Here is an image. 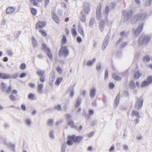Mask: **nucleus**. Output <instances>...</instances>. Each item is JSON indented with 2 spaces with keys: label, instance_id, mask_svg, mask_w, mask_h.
Segmentation results:
<instances>
[{
  "label": "nucleus",
  "instance_id": "20e7f679",
  "mask_svg": "<svg viewBox=\"0 0 152 152\" xmlns=\"http://www.w3.org/2000/svg\"><path fill=\"white\" fill-rule=\"evenodd\" d=\"M82 8L83 12L86 14H89L90 11V8L89 4L87 3H84L83 5Z\"/></svg>",
  "mask_w": 152,
  "mask_h": 152
},
{
  "label": "nucleus",
  "instance_id": "4d7b16f0",
  "mask_svg": "<svg viewBox=\"0 0 152 152\" xmlns=\"http://www.w3.org/2000/svg\"><path fill=\"white\" fill-rule=\"evenodd\" d=\"M115 2H111L110 4V9H113L115 7Z\"/></svg>",
  "mask_w": 152,
  "mask_h": 152
},
{
  "label": "nucleus",
  "instance_id": "9d476101",
  "mask_svg": "<svg viewBox=\"0 0 152 152\" xmlns=\"http://www.w3.org/2000/svg\"><path fill=\"white\" fill-rule=\"evenodd\" d=\"M37 92L39 94H42L43 92V88L44 87L43 83H41L39 81H38L37 83Z\"/></svg>",
  "mask_w": 152,
  "mask_h": 152
},
{
  "label": "nucleus",
  "instance_id": "0eeeda50",
  "mask_svg": "<svg viewBox=\"0 0 152 152\" xmlns=\"http://www.w3.org/2000/svg\"><path fill=\"white\" fill-rule=\"evenodd\" d=\"M73 139V142L77 143H79L83 139L82 136H76L75 135H72Z\"/></svg>",
  "mask_w": 152,
  "mask_h": 152
},
{
  "label": "nucleus",
  "instance_id": "4be33fe9",
  "mask_svg": "<svg viewBox=\"0 0 152 152\" xmlns=\"http://www.w3.org/2000/svg\"><path fill=\"white\" fill-rule=\"evenodd\" d=\"M10 75L4 73H0V78L4 79H8L10 78Z\"/></svg>",
  "mask_w": 152,
  "mask_h": 152
},
{
  "label": "nucleus",
  "instance_id": "ea45409f",
  "mask_svg": "<svg viewBox=\"0 0 152 152\" xmlns=\"http://www.w3.org/2000/svg\"><path fill=\"white\" fill-rule=\"evenodd\" d=\"M66 37L64 35H63L62 36L61 43L63 45H64L66 43Z\"/></svg>",
  "mask_w": 152,
  "mask_h": 152
},
{
  "label": "nucleus",
  "instance_id": "7c9ffc66",
  "mask_svg": "<svg viewBox=\"0 0 152 152\" xmlns=\"http://www.w3.org/2000/svg\"><path fill=\"white\" fill-rule=\"evenodd\" d=\"M54 124V121L52 119H49L47 121V125L50 126H53Z\"/></svg>",
  "mask_w": 152,
  "mask_h": 152
},
{
  "label": "nucleus",
  "instance_id": "6e6d98bb",
  "mask_svg": "<svg viewBox=\"0 0 152 152\" xmlns=\"http://www.w3.org/2000/svg\"><path fill=\"white\" fill-rule=\"evenodd\" d=\"M34 95L32 93L30 94L28 96V98L29 99L33 100L34 99Z\"/></svg>",
  "mask_w": 152,
  "mask_h": 152
},
{
  "label": "nucleus",
  "instance_id": "e433bc0d",
  "mask_svg": "<svg viewBox=\"0 0 152 152\" xmlns=\"http://www.w3.org/2000/svg\"><path fill=\"white\" fill-rule=\"evenodd\" d=\"M26 124V125L30 126L32 123V121L29 118H27L26 119L25 121Z\"/></svg>",
  "mask_w": 152,
  "mask_h": 152
},
{
  "label": "nucleus",
  "instance_id": "338daca9",
  "mask_svg": "<svg viewBox=\"0 0 152 152\" xmlns=\"http://www.w3.org/2000/svg\"><path fill=\"white\" fill-rule=\"evenodd\" d=\"M45 1V5L44 6L45 7H46L48 4L49 3L50 0H44Z\"/></svg>",
  "mask_w": 152,
  "mask_h": 152
},
{
  "label": "nucleus",
  "instance_id": "052dcab7",
  "mask_svg": "<svg viewBox=\"0 0 152 152\" xmlns=\"http://www.w3.org/2000/svg\"><path fill=\"white\" fill-rule=\"evenodd\" d=\"M54 108L58 110H60L61 109V106L60 105H58L54 107Z\"/></svg>",
  "mask_w": 152,
  "mask_h": 152
},
{
  "label": "nucleus",
  "instance_id": "c85d7f7f",
  "mask_svg": "<svg viewBox=\"0 0 152 152\" xmlns=\"http://www.w3.org/2000/svg\"><path fill=\"white\" fill-rule=\"evenodd\" d=\"M112 77L115 80L119 81L121 79V77L117 75L115 73H114L112 74Z\"/></svg>",
  "mask_w": 152,
  "mask_h": 152
},
{
  "label": "nucleus",
  "instance_id": "6ab92c4d",
  "mask_svg": "<svg viewBox=\"0 0 152 152\" xmlns=\"http://www.w3.org/2000/svg\"><path fill=\"white\" fill-rule=\"evenodd\" d=\"M96 88H92L90 90V96L91 98H93L96 95Z\"/></svg>",
  "mask_w": 152,
  "mask_h": 152
},
{
  "label": "nucleus",
  "instance_id": "603ef678",
  "mask_svg": "<svg viewBox=\"0 0 152 152\" xmlns=\"http://www.w3.org/2000/svg\"><path fill=\"white\" fill-rule=\"evenodd\" d=\"M152 0H146L145 5L147 6H149L151 4Z\"/></svg>",
  "mask_w": 152,
  "mask_h": 152
},
{
  "label": "nucleus",
  "instance_id": "79ce46f5",
  "mask_svg": "<svg viewBox=\"0 0 152 152\" xmlns=\"http://www.w3.org/2000/svg\"><path fill=\"white\" fill-rule=\"evenodd\" d=\"M110 9V8H109V7L108 6H107L105 7V10H104V13L106 14V16L107 15Z\"/></svg>",
  "mask_w": 152,
  "mask_h": 152
},
{
  "label": "nucleus",
  "instance_id": "c756f323",
  "mask_svg": "<svg viewBox=\"0 0 152 152\" xmlns=\"http://www.w3.org/2000/svg\"><path fill=\"white\" fill-rule=\"evenodd\" d=\"M1 90L4 92H6L7 86L4 83L2 82L1 84Z\"/></svg>",
  "mask_w": 152,
  "mask_h": 152
},
{
  "label": "nucleus",
  "instance_id": "f704fd0d",
  "mask_svg": "<svg viewBox=\"0 0 152 152\" xmlns=\"http://www.w3.org/2000/svg\"><path fill=\"white\" fill-rule=\"evenodd\" d=\"M149 83L146 80L144 81L141 83L140 85V86L142 87H143L145 86H147L149 85Z\"/></svg>",
  "mask_w": 152,
  "mask_h": 152
},
{
  "label": "nucleus",
  "instance_id": "9b49d317",
  "mask_svg": "<svg viewBox=\"0 0 152 152\" xmlns=\"http://www.w3.org/2000/svg\"><path fill=\"white\" fill-rule=\"evenodd\" d=\"M109 39V36L108 35H107L103 42V43L102 46V50H104L106 49V47L107 46Z\"/></svg>",
  "mask_w": 152,
  "mask_h": 152
},
{
  "label": "nucleus",
  "instance_id": "f03ea898",
  "mask_svg": "<svg viewBox=\"0 0 152 152\" xmlns=\"http://www.w3.org/2000/svg\"><path fill=\"white\" fill-rule=\"evenodd\" d=\"M69 53V51L68 50L65 46H63L61 48L60 51L59 53V55L60 56H67Z\"/></svg>",
  "mask_w": 152,
  "mask_h": 152
},
{
  "label": "nucleus",
  "instance_id": "37998d69",
  "mask_svg": "<svg viewBox=\"0 0 152 152\" xmlns=\"http://www.w3.org/2000/svg\"><path fill=\"white\" fill-rule=\"evenodd\" d=\"M140 76V74L138 71L136 72L134 75V78L136 79H138Z\"/></svg>",
  "mask_w": 152,
  "mask_h": 152
},
{
  "label": "nucleus",
  "instance_id": "2f4dec72",
  "mask_svg": "<svg viewBox=\"0 0 152 152\" xmlns=\"http://www.w3.org/2000/svg\"><path fill=\"white\" fill-rule=\"evenodd\" d=\"M80 20L83 22L86 21V16L84 15L82 11L81 12V16L80 17Z\"/></svg>",
  "mask_w": 152,
  "mask_h": 152
},
{
  "label": "nucleus",
  "instance_id": "3c124183",
  "mask_svg": "<svg viewBox=\"0 0 152 152\" xmlns=\"http://www.w3.org/2000/svg\"><path fill=\"white\" fill-rule=\"evenodd\" d=\"M146 80L147 81L149 84H150L152 83V76H150L148 77L147 78Z\"/></svg>",
  "mask_w": 152,
  "mask_h": 152
},
{
  "label": "nucleus",
  "instance_id": "774afa93",
  "mask_svg": "<svg viewBox=\"0 0 152 152\" xmlns=\"http://www.w3.org/2000/svg\"><path fill=\"white\" fill-rule=\"evenodd\" d=\"M66 119L68 121L70 120V119L71 118V116L68 114H67L66 115Z\"/></svg>",
  "mask_w": 152,
  "mask_h": 152
},
{
  "label": "nucleus",
  "instance_id": "0e129e2a",
  "mask_svg": "<svg viewBox=\"0 0 152 152\" xmlns=\"http://www.w3.org/2000/svg\"><path fill=\"white\" fill-rule=\"evenodd\" d=\"M56 70L58 72L59 74H60L62 73V70L59 67H57L56 69Z\"/></svg>",
  "mask_w": 152,
  "mask_h": 152
},
{
  "label": "nucleus",
  "instance_id": "13d9d810",
  "mask_svg": "<svg viewBox=\"0 0 152 152\" xmlns=\"http://www.w3.org/2000/svg\"><path fill=\"white\" fill-rule=\"evenodd\" d=\"M12 90V87L11 86H9L7 88V90L6 89V93L7 94H10Z\"/></svg>",
  "mask_w": 152,
  "mask_h": 152
},
{
  "label": "nucleus",
  "instance_id": "c9c22d12",
  "mask_svg": "<svg viewBox=\"0 0 152 152\" xmlns=\"http://www.w3.org/2000/svg\"><path fill=\"white\" fill-rule=\"evenodd\" d=\"M54 131L53 130H51L49 132V135L50 138L52 139H54L55 136L54 135Z\"/></svg>",
  "mask_w": 152,
  "mask_h": 152
},
{
  "label": "nucleus",
  "instance_id": "a19ab883",
  "mask_svg": "<svg viewBox=\"0 0 152 152\" xmlns=\"http://www.w3.org/2000/svg\"><path fill=\"white\" fill-rule=\"evenodd\" d=\"M55 73L54 72H52L51 74V75L50 76V80L54 81L55 79Z\"/></svg>",
  "mask_w": 152,
  "mask_h": 152
},
{
  "label": "nucleus",
  "instance_id": "bb28decb",
  "mask_svg": "<svg viewBox=\"0 0 152 152\" xmlns=\"http://www.w3.org/2000/svg\"><path fill=\"white\" fill-rule=\"evenodd\" d=\"M63 78L62 77H60L58 78L55 83V84L57 86H59Z\"/></svg>",
  "mask_w": 152,
  "mask_h": 152
},
{
  "label": "nucleus",
  "instance_id": "f8f14e48",
  "mask_svg": "<svg viewBox=\"0 0 152 152\" xmlns=\"http://www.w3.org/2000/svg\"><path fill=\"white\" fill-rule=\"evenodd\" d=\"M42 48L45 51H47V54L50 58H52V56L51 53L50 52V50L48 47L45 44H42Z\"/></svg>",
  "mask_w": 152,
  "mask_h": 152
},
{
  "label": "nucleus",
  "instance_id": "09e8293b",
  "mask_svg": "<svg viewBox=\"0 0 152 152\" xmlns=\"http://www.w3.org/2000/svg\"><path fill=\"white\" fill-rule=\"evenodd\" d=\"M81 102V99H77V101L75 104V107H77L80 104Z\"/></svg>",
  "mask_w": 152,
  "mask_h": 152
},
{
  "label": "nucleus",
  "instance_id": "b1692460",
  "mask_svg": "<svg viewBox=\"0 0 152 152\" xmlns=\"http://www.w3.org/2000/svg\"><path fill=\"white\" fill-rule=\"evenodd\" d=\"M96 60V58H94L88 61L86 63V65L88 66H91L95 62Z\"/></svg>",
  "mask_w": 152,
  "mask_h": 152
},
{
  "label": "nucleus",
  "instance_id": "72a5a7b5",
  "mask_svg": "<svg viewBox=\"0 0 152 152\" xmlns=\"http://www.w3.org/2000/svg\"><path fill=\"white\" fill-rule=\"evenodd\" d=\"M128 86L129 87L132 89H134L135 87V86L134 85V82L132 81H131L129 82Z\"/></svg>",
  "mask_w": 152,
  "mask_h": 152
},
{
  "label": "nucleus",
  "instance_id": "69168bd1",
  "mask_svg": "<svg viewBox=\"0 0 152 152\" xmlns=\"http://www.w3.org/2000/svg\"><path fill=\"white\" fill-rule=\"evenodd\" d=\"M108 77V72L107 70H106L105 72V75L104 79L105 80H106Z\"/></svg>",
  "mask_w": 152,
  "mask_h": 152
},
{
  "label": "nucleus",
  "instance_id": "5701e85b",
  "mask_svg": "<svg viewBox=\"0 0 152 152\" xmlns=\"http://www.w3.org/2000/svg\"><path fill=\"white\" fill-rule=\"evenodd\" d=\"M78 31L82 36H84V30L82 26L79 24L78 26Z\"/></svg>",
  "mask_w": 152,
  "mask_h": 152
},
{
  "label": "nucleus",
  "instance_id": "a18cd8bd",
  "mask_svg": "<svg viewBox=\"0 0 152 152\" xmlns=\"http://www.w3.org/2000/svg\"><path fill=\"white\" fill-rule=\"evenodd\" d=\"M71 33L74 37H75L77 35V33L76 30L75 28H72L71 31Z\"/></svg>",
  "mask_w": 152,
  "mask_h": 152
},
{
  "label": "nucleus",
  "instance_id": "2eb2a0df",
  "mask_svg": "<svg viewBox=\"0 0 152 152\" xmlns=\"http://www.w3.org/2000/svg\"><path fill=\"white\" fill-rule=\"evenodd\" d=\"M104 20L102 19L99 22V30L103 32L104 31Z\"/></svg>",
  "mask_w": 152,
  "mask_h": 152
},
{
  "label": "nucleus",
  "instance_id": "dca6fc26",
  "mask_svg": "<svg viewBox=\"0 0 152 152\" xmlns=\"http://www.w3.org/2000/svg\"><path fill=\"white\" fill-rule=\"evenodd\" d=\"M15 11V8L13 7H8L6 10V13L8 14H11Z\"/></svg>",
  "mask_w": 152,
  "mask_h": 152
},
{
  "label": "nucleus",
  "instance_id": "6e6552de",
  "mask_svg": "<svg viewBox=\"0 0 152 152\" xmlns=\"http://www.w3.org/2000/svg\"><path fill=\"white\" fill-rule=\"evenodd\" d=\"M101 5H99L96 8V18L97 19L99 20L102 18V15L101 12Z\"/></svg>",
  "mask_w": 152,
  "mask_h": 152
},
{
  "label": "nucleus",
  "instance_id": "a211bd4d",
  "mask_svg": "<svg viewBox=\"0 0 152 152\" xmlns=\"http://www.w3.org/2000/svg\"><path fill=\"white\" fill-rule=\"evenodd\" d=\"M5 144L12 151H15V146L14 144L10 142L8 143H7V142H5Z\"/></svg>",
  "mask_w": 152,
  "mask_h": 152
},
{
  "label": "nucleus",
  "instance_id": "473e14b6",
  "mask_svg": "<svg viewBox=\"0 0 152 152\" xmlns=\"http://www.w3.org/2000/svg\"><path fill=\"white\" fill-rule=\"evenodd\" d=\"M95 23V19L94 18H91L89 22V26L91 27H92Z\"/></svg>",
  "mask_w": 152,
  "mask_h": 152
},
{
  "label": "nucleus",
  "instance_id": "8fccbe9b",
  "mask_svg": "<svg viewBox=\"0 0 152 152\" xmlns=\"http://www.w3.org/2000/svg\"><path fill=\"white\" fill-rule=\"evenodd\" d=\"M39 32L43 36H45L46 35V33L43 29L39 30Z\"/></svg>",
  "mask_w": 152,
  "mask_h": 152
},
{
  "label": "nucleus",
  "instance_id": "ddd939ff",
  "mask_svg": "<svg viewBox=\"0 0 152 152\" xmlns=\"http://www.w3.org/2000/svg\"><path fill=\"white\" fill-rule=\"evenodd\" d=\"M61 8L59 9L58 11V13L61 15L63 13V11L66 10V5L65 3H61Z\"/></svg>",
  "mask_w": 152,
  "mask_h": 152
},
{
  "label": "nucleus",
  "instance_id": "7ed1b4c3",
  "mask_svg": "<svg viewBox=\"0 0 152 152\" xmlns=\"http://www.w3.org/2000/svg\"><path fill=\"white\" fill-rule=\"evenodd\" d=\"M143 102V99L140 97L137 99V102L135 104V107L137 109H138L142 107Z\"/></svg>",
  "mask_w": 152,
  "mask_h": 152
},
{
  "label": "nucleus",
  "instance_id": "412c9836",
  "mask_svg": "<svg viewBox=\"0 0 152 152\" xmlns=\"http://www.w3.org/2000/svg\"><path fill=\"white\" fill-rule=\"evenodd\" d=\"M138 17H140V16H138L137 15H134L132 18L131 23L132 24H134L137 22V20L139 18Z\"/></svg>",
  "mask_w": 152,
  "mask_h": 152
},
{
  "label": "nucleus",
  "instance_id": "4468645a",
  "mask_svg": "<svg viewBox=\"0 0 152 152\" xmlns=\"http://www.w3.org/2000/svg\"><path fill=\"white\" fill-rule=\"evenodd\" d=\"M51 16L52 18L56 23L57 24L59 23L60 22L59 19L54 12H53L51 13Z\"/></svg>",
  "mask_w": 152,
  "mask_h": 152
},
{
  "label": "nucleus",
  "instance_id": "393cba45",
  "mask_svg": "<svg viewBox=\"0 0 152 152\" xmlns=\"http://www.w3.org/2000/svg\"><path fill=\"white\" fill-rule=\"evenodd\" d=\"M131 115L133 117L135 116L138 118H140V117L138 112L135 110H134L132 111Z\"/></svg>",
  "mask_w": 152,
  "mask_h": 152
},
{
  "label": "nucleus",
  "instance_id": "c03bdc74",
  "mask_svg": "<svg viewBox=\"0 0 152 152\" xmlns=\"http://www.w3.org/2000/svg\"><path fill=\"white\" fill-rule=\"evenodd\" d=\"M68 124L69 125L71 126L72 127L74 128H76V126H75L74 125V122L71 120L68 121Z\"/></svg>",
  "mask_w": 152,
  "mask_h": 152
},
{
  "label": "nucleus",
  "instance_id": "1a4fd4ad",
  "mask_svg": "<svg viewBox=\"0 0 152 152\" xmlns=\"http://www.w3.org/2000/svg\"><path fill=\"white\" fill-rule=\"evenodd\" d=\"M46 25V23L44 21H39L36 24L35 28L39 29L44 28Z\"/></svg>",
  "mask_w": 152,
  "mask_h": 152
},
{
  "label": "nucleus",
  "instance_id": "e2e57ef3",
  "mask_svg": "<svg viewBox=\"0 0 152 152\" xmlns=\"http://www.w3.org/2000/svg\"><path fill=\"white\" fill-rule=\"evenodd\" d=\"M123 149L126 151H127L129 149V147H128V146L125 145V144H124V145H123Z\"/></svg>",
  "mask_w": 152,
  "mask_h": 152
},
{
  "label": "nucleus",
  "instance_id": "aec40b11",
  "mask_svg": "<svg viewBox=\"0 0 152 152\" xmlns=\"http://www.w3.org/2000/svg\"><path fill=\"white\" fill-rule=\"evenodd\" d=\"M120 97V95L119 94H118L115 98L114 105V107L115 108H116L118 106L119 102Z\"/></svg>",
  "mask_w": 152,
  "mask_h": 152
},
{
  "label": "nucleus",
  "instance_id": "a878e982",
  "mask_svg": "<svg viewBox=\"0 0 152 152\" xmlns=\"http://www.w3.org/2000/svg\"><path fill=\"white\" fill-rule=\"evenodd\" d=\"M44 73L45 71L44 70H41L40 69H38L37 72V74L40 77L43 76V75H44Z\"/></svg>",
  "mask_w": 152,
  "mask_h": 152
},
{
  "label": "nucleus",
  "instance_id": "39448f33",
  "mask_svg": "<svg viewBox=\"0 0 152 152\" xmlns=\"http://www.w3.org/2000/svg\"><path fill=\"white\" fill-rule=\"evenodd\" d=\"M150 39V37L148 35H143L140 39V42L142 44L147 43Z\"/></svg>",
  "mask_w": 152,
  "mask_h": 152
},
{
  "label": "nucleus",
  "instance_id": "de8ad7c7",
  "mask_svg": "<svg viewBox=\"0 0 152 152\" xmlns=\"http://www.w3.org/2000/svg\"><path fill=\"white\" fill-rule=\"evenodd\" d=\"M42 0H31V2L33 3L34 5H36L37 4V2H41Z\"/></svg>",
  "mask_w": 152,
  "mask_h": 152
},
{
  "label": "nucleus",
  "instance_id": "680f3d73",
  "mask_svg": "<svg viewBox=\"0 0 152 152\" xmlns=\"http://www.w3.org/2000/svg\"><path fill=\"white\" fill-rule=\"evenodd\" d=\"M40 77L39 78L40 81L39 82L41 83H43L45 81V77L44 76Z\"/></svg>",
  "mask_w": 152,
  "mask_h": 152
},
{
  "label": "nucleus",
  "instance_id": "58836bf2",
  "mask_svg": "<svg viewBox=\"0 0 152 152\" xmlns=\"http://www.w3.org/2000/svg\"><path fill=\"white\" fill-rule=\"evenodd\" d=\"M150 60V57L148 56H145L143 58V61L145 62H148Z\"/></svg>",
  "mask_w": 152,
  "mask_h": 152
},
{
  "label": "nucleus",
  "instance_id": "f3484780",
  "mask_svg": "<svg viewBox=\"0 0 152 152\" xmlns=\"http://www.w3.org/2000/svg\"><path fill=\"white\" fill-rule=\"evenodd\" d=\"M68 140L66 143L68 145H72L73 144V139L72 135H69L67 136Z\"/></svg>",
  "mask_w": 152,
  "mask_h": 152
},
{
  "label": "nucleus",
  "instance_id": "49530a36",
  "mask_svg": "<svg viewBox=\"0 0 152 152\" xmlns=\"http://www.w3.org/2000/svg\"><path fill=\"white\" fill-rule=\"evenodd\" d=\"M26 68V65L25 63H23L20 65V68L22 70H24Z\"/></svg>",
  "mask_w": 152,
  "mask_h": 152
},
{
  "label": "nucleus",
  "instance_id": "bf43d9fd",
  "mask_svg": "<svg viewBox=\"0 0 152 152\" xmlns=\"http://www.w3.org/2000/svg\"><path fill=\"white\" fill-rule=\"evenodd\" d=\"M9 98L12 101H15V97L12 94H11L9 96Z\"/></svg>",
  "mask_w": 152,
  "mask_h": 152
},
{
  "label": "nucleus",
  "instance_id": "5fc2aeb1",
  "mask_svg": "<svg viewBox=\"0 0 152 152\" xmlns=\"http://www.w3.org/2000/svg\"><path fill=\"white\" fill-rule=\"evenodd\" d=\"M31 11L32 14L34 15H35L37 13V10L34 8L31 9Z\"/></svg>",
  "mask_w": 152,
  "mask_h": 152
},
{
  "label": "nucleus",
  "instance_id": "864d4df0",
  "mask_svg": "<svg viewBox=\"0 0 152 152\" xmlns=\"http://www.w3.org/2000/svg\"><path fill=\"white\" fill-rule=\"evenodd\" d=\"M7 54L9 56H12L13 55L12 52L9 50H7Z\"/></svg>",
  "mask_w": 152,
  "mask_h": 152
},
{
  "label": "nucleus",
  "instance_id": "4c0bfd02",
  "mask_svg": "<svg viewBox=\"0 0 152 152\" xmlns=\"http://www.w3.org/2000/svg\"><path fill=\"white\" fill-rule=\"evenodd\" d=\"M32 41L33 46L34 47H36L37 46V41L34 37H32Z\"/></svg>",
  "mask_w": 152,
  "mask_h": 152
},
{
  "label": "nucleus",
  "instance_id": "423d86ee",
  "mask_svg": "<svg viewBox=\"0 0 152 152\" xmlns=\"http://www.w3.org/2000/svg\"><path fill=\"white\" fill-rule=\"evenodd\" d=\"M143 23H142L139 25L136 29L133 30V32L135 36H137L140 33L143 28Z\"/></svg>",
  "mask_w": 152,
  "mask_h": 152
},
{
  "label": "nucleus",
  "instance_id": "f257e3e1",
  "mask_svg": "<svg viewBox=\"0 0 152 152\" xmlns=\"http://www.w3.org/2000/svg\"><path fill=\"white\" fill-rule=\"evenodd\" d=\"M132 12L131 11L127 12L125 10L122 12V19L124 21H126L128 20L131 16Z\"/></svg>",
  "mask_w": 152,
  "mask_h": 152
},
{
  "label": "nucleus",
  "instance_id": "cd10ccee",
  "mask_svg": "<svg viewBox=\"0 0 152 152\" xmlns=\"http://www.w3.org/2000/svg\"><path fill=\"white\" fill-rule=\"evenodd\" d=\"M137 15L140 16V17H138L139 19H140V20H142L146 18H147L148 15H147L146 13H144L143 14H139L138 15Z\"/></svg>",
  "mask_w": 152,
  "mask_h": 152
}]
</instances>
